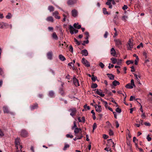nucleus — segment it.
Here are the masks:
<instances>
[{
  "mask_svg": "<svg viewBox=\"0 0 152 152\" xmlns=\"http://www.w3.org/2000/svg\"><path fill=\"white\" fill-rule=\"evenodd\" d=\"M126 46L127 50H132L133 48V40L132 39H129Z\"/></svg>",
  "mask_w": 152,
  "mask_h": 152,
  "instance_id": "nucleus-1",
  "label": "nucleus"
},
{
  "mask_svg": "<svg viewBox=\"0 0 152 152\" xmlns=\"http://www.w3.org/2000/svg\"><path fill=\"white\" fill-rule=\"evenodd\" d=\"M27 132L24 129H22L20 132V135L23 137H26L28 136Z\"/></svg>",
  "mask_w": 152,
  "mask_h": 152,
  "instance_id": "nucleus-2",
  "label": "nucleus"
},
{
  "mask_svg": "<svg viewBox=\"0 0 152 152\" xmlns=\"http://www.w3.org/2000/svg\"><path fill=\"white\" fill-rule=\"evenodd\" d=\"M69 29L70 30V33L72 34H73L74 33H77L78 32V30L74 29L71 25L69 26Z\"/></svg>",
  "mask_w": 152,
  "mask_h": 152,
  "instance_id": "nucleus-3",
  "label": "nucleus"
},
{
  "mask_svg": "<svg viewBox=\"0 0 152 152\" xmlns=\"http://www.w3.org/2000/svg\"><path fill=\"white\" fill-rule=\"evenodd\" d=\"M69 111L70 112V115L73 117L75 115L76 112V110L75 108H71L69 110Z\"/></svg>",
  "mask_w": 152,
  "mask_h": 152,
  "instance_id": "nucleus-4",
  "label": "nucleus"
},
{
  "mask_svg": "<svg viewBox=\"0 0 152 152\" xmlns=\"http://www.w3.org/2000/svg\"><path fill=\"white\" fill-rule=\"evenodd\" d=\"M94 107L96 109V110L98 113H100L102 111V108L101 106L95 105Z\"/></svg>",
  "mask_w": 152,
  "mask_h": 152,
  "instance_id": "nucleus-5",
  "label": "nucleus"
},
{
  "mask_svg": "<svg viewBox=\"0 0 152 152\" xmlns=\"http://www.w3.org/2000/svg\"><path fill=\"white\" fill-rule=\"evenodd\" d=\"M82 62L86 66H90L89 63L85 58H83L82 59Z\"/></svg>",
  "mask_w": 152,
  "mask_h": 152,
  "instance_id": "nucleus-6",
  "label": "nucleus"
},
{
  "mask_svg": "<svg viewBox=\"0 0 152 152\" xmlns=\"http://www.w3.org/2000/svg\"><path fill=\"white\" fill-rule=\"evenodd\" d=\"M20 139L19 138H17L15 140V143L16 148V151L18 150V145H20Z\"/></svg>",
  "mask_w": 152,
  "mask_h": 152,
  "instance_id": "nucleus-7",
  "label": "nucleus"
},
{
  "mask_svg": "<svg viewBox=\"0 0 152 152\" xmlns=\"http://www.w3.org/2000/svg\"><path fill=\"white\" fill-rule=\"evenodd\" d=\"M96 94L102 97H104L105 95L104 94L102 93V90L101 89L99 90L98 89H96Z\"/></svg>",
  "mask_w": 152,
  "mask_h": 152,
  "instance_id": "nucleus-8",
  "label": "nucleus"
},
{
  "mask_svg": "<svg viewBox=\"0 0 152 152\" xmlns=\"http://www.w3.org/2000/svg\"><path fill=\"white\" fill-rule=\"evenodd\" d=\"M47 56L48 59L51 60L52 59L53 53L52 51L48 52L47 54Z\"/></svg>",
  "mask_w": 152,
  "mask_h": 152,
  "instance_id": "nucleus-9",
  "label": "nucleus"
},
{
  "mask_svg": "<svg viewBox=\"0 0 152 152\" xmlns=\"http://www.w3.org/2000/svg\"><path fill=\"white\" fill-rule=\"evenodd\" d=\"M38 107V104L37 103H35L33 105H31L30 106V108L31 110H33L35 109H37Z\"/></svg>",
  "mask_w": 152,
  "mask_h": 152,
  "instance_id": "nucleus-10",
  "label": "nucleus"
},
{
  "mask_svg": "<svg viewBox=\"0 0 152 152\" xmlns=\"http://www.w3.org/2000/svg\"><path fill=\"white\" fill-rule=\"evenodd\" d=\"M77 0H68L67 2L68 5H72L76 3Z\"/></svg>",
  "mask_w": 152,
  "mask_h": 152,
  "instance_id": "nucleus-11",
  "label": "nucleus"
},
{
  "mask_svg": "<svg viewBox=\"0 0 152 152\" xmlns=\"http://www.w3.org/2000/svg\"><path fill=\"white\" fill-rule=\"evenodd\" d=\"M58 12L57 11H55L53 13V15L54 16L55 18L59 19L60 18V17L58 15Z\"/></svg>",
  "mask_w": 152,
  "mask_h": 152,
  "instance_id": "nucleus-12",
  "label": "nucleus"
},
{
  "mask_svg": "<svg viewBox=\"0 0 152 152\" xmlns=\"http://www.w3.org/2000/svg\"><path fill=\"white\" fill-rule=\"evenodd\" d=\"M148 96L147 99L148 101L151 103H152V93L151 92H149Z\"/></svg>",
  "mask_w": 152,
  "mask_h": 152,
  "instance_id": "nucleus-13",
  "label": "nucleus"
},
{
  "mask_svg": "<svg viewBox=\"0 0 152 152\" xmlns=\"http://www.w3.org/2000/svg\"><path fill=\"white\" fill-rule=\"evenodd\" d=\"M72 15L74 17H76L77 16V12L76 10H73L71 12Z\"/></svg>",
  "mask_w": 152,
  "mask_h": 152,
  "instance_id": "nucleus-14",
  "label": "nucleus"
},
{
  "mask_svg": "<svg viewBox=\"0 0 152 152\" xmlns=\"http://www.w3.org/2000/svg\"><path fill=\"white\" fill-rule=\"evenodd\" d=\"M73 81L74 84L76 86H80L78 80L75 77L73 78Z\"/></svg>",
  "mask_w": 152,
  "mask_h": 152,
  "instance_id": "nucleus-15",
  "label": "nucleus"
},
{
  "mask_svg": "<svg viewBox=\"0 0 152 152\" xmlns=\"http://www.w3.org/2000/svg\"><path fill=\"white\" fill-rule=\"evenodd\" d=\"M114 144V143L113 142L112 140L111 139H110L108 140L106 145L107 146H109L110 147L112 144Z\"/></svg>",
  "mask_w": 152,
  "mask_h": 152,
  "instance_id": "nucleus-16",
  "label": "nucleus"
},
{
  "mask_svg": "<svg viewBox=\"0 0 152 152\" xmlns=\"http://www.w3.org/2000/svg\"><path fill=\"white\" fill-rule=\"evenodd\" d=\"M81 54L83 56H86L88 55V53L86 50L84 49L82 50Z\"/></svg>",
  "mask_w": 152,
  "mask_h": 152,
  "instance_id": "nucleus-17",
  "label": "nucleus"
},
{
  "mask_svg": "<svg viewBox=\"0 0 152 152\" xmlns=\"http://www.w3.org/2000/svg\"><path fill=\"white\" fill-rule=\"evenodd\" d=\"M49 96L51 98H53L55 97V93L53 91H50L49 93Z\"/></svg>",
  "mask_w": 152,
  "mask_h": 152,
  "instance_id": "nucleus-18",
  "label": "nucleus"
},
{
  "mask_svg": "<svg viewBox=\"0 0 152 152\" xmlns=\"http://www.w3.org/2000/svg\"><path fill=\"white\" fill-rule=\"evenodd\" d=\"M110 54L113 56H115L116 55V52L113 48H112L111 49Z\"/></svg>",
  "mask_w": 152,
  "mask_h": 152,
  "instance_id": "nucleus-19",
  "label": "nucleus"
},
{
  "mask_svg": "<svg viewBox=\"0 0 152 152\" xmlns=\"http://www.w3.org/2000/svg\"><path fill=\"white\" fill-rule=\"evenodd\" d=\"M115 41L116 45L118 47H119L122 44L121 41L119 39L116 40Z\"/></svg>",
  "mask_w": 152,
  "mask_h": 152,
  "instance_id": "nucleus-20",
  "label": "nucleus"
},
{
  "mask_svg": "<svg viewBox=\"0 0 152 152\" xmlns=\"http://www.w3.org/2000/svg\"><path fill=\"white\" fill-rule=\"evenodd\" d=\"M107 75L111 80H113L114 79L115 76L112 74H107Z\"/></svg>",
  "mask_w": 152,
  "mask_h": 152,
  "instance_id": "nucleus-21",
  "label": "nucleus"
},
{
  "mask_svg": "<svg viewBox=\"0 0 152 152\" xmlns=\"http://www.w3.org/2000/svg\"><path fill=\"white\" fill-rule=\"evenodd\" d=\"M4 112V113H10L9 111L8 107L6 106L3 107Z\"/></svg>",
  "mask_w": 152,
  "mask_h": 152,
  "instance_id": "nucleus-22",
  "label": "nucleus"
},
{
  "mask_svg": "<svg viewBox=\"0 0 152 152\" xmlns=\"http://www.w3.org/2000/svg\"><path fill=\"white\" fill-rule=\"evenodd\" d=\"M46 20L48 21L51 22H53L54 21L53 18L51 16L48 17L46 18Z\"/></svg>",
  "mask_w": 152,
  "mask_h": 152,
  "instance_id": "nucleus-23",
  "label": "nucleus"
},
{
  "mask_svg": "<svg viewBox=\"0 0 152 152\" xmlns=\"http://www.w3.org/2000/svg\"><path fill=\"white\" fill-rule=\"evenodd\" d=\"M81 131V129L80 128H75L74 130V133L75 135L77 134L80 131Z\"/></svg>",
  "mask_w": 152,
  "mask_h": 152,
  "instance_id": "nucleus-24",
  "label": "nucleus"
},
{
  "mask_svg": "<svg viewBox=\"0 0 152 152\" xmlns=\"http://www.w3.org/2000/svg\"><path fill=\"white\" fill-rule=\"evenodd\" d=\"M74 27L77 29H79L81 28V26L78 25V23H75L73 25Z\"/></svg>",
  "mask_w": 152,
  "mask_h": 152,
  "instance_id": "nucleus-25",
  "label": "nucleus"
},
{
  "mask_svg": "<svg viewBox=\"0 0 152 152\" xmlns=\"http://www.w3.org/2000/svg\"><path fill=\"white\" fill-rule=\"evenodd\" d=\"M104 92L106 94H107L108 96H112L113 95V94L110 91H108L107 89H105Z\"/></svg>",
  "mask_w": 152,
  "mask_h": 152,
  "instance_id": "nucleus-26",
  "label": "nucleus"
},
{
  "mask_svg": "<svg viewBox=\"0 0 152 152\" xmlns=\"http://www.w3.org/2000/svg\"><path fill=\"white\" fill-rule=\"evenodd\" d=\"M52 37L53 39L56 40H57L58 39V36L55 32H54L53 33Z\"/></svg>",
  "mask_w": 152,
  "mask_h": 152,
  "instance_id": "nucleus-27",
  "label": "nucleus"
},
{
  "mask_svg": "<svg viewBox=\"0 0 152 152\" xmlns=\"http://www.w3.org/2000/svg\"><path fill=\"white\" fill-rule=\"evenodd\" d=\"M134 86L131 84L130 83L127 84L125 86L127 88L132 89L133 88Z\"/></svg>",
  "mask_w": 152,
  "mask_h": 152,
  "instance_id": "nucleus-28",
  "label": "nucleus"
},
{
  "mask_svg": "<svg viewBox=\"0 0 152 152\" xmlns=\"http://www.w3.org/2000/svg\"><path fill=\"white\" fill-rule=\"evenodd\" d=\"M59 59L62 61H64L66 60L65 57L62 55H59Z\"/></svg>",
  "mask_w": 152,
  "mask_h": 152,
  "instance_id": "nucleus-29",
  "label": "nucleus"
},
{
  "mask_svg": "<svg viewBox=\"0 0 152 152\" xmlns=\"http://www.w3.org/2000/svg\"><path fill=\"white\" fill-rule=\"evenodd\" d=\"M104 15H109L108 12L107 11V9L105 8H103L102 9Z\"/></svg>",
  "mask_w": 152,
  "mask_h": 152,
  "instance_id": "nucleus-30",
  "label": "nucleus"
},
{
  "mask_svg": "<svg viewBox=\"0 0 152 152\" xmlns=\"http://www.w3.org/2000/svg\"><path fill=\"white\" fill-rule=\"evenodd\" d=\"M75 135L78 140L80 139L83 137V134L81 133H80L79 135H78L77 134Z\"/></svg>",
  "mask_w": 152,
  "mask_h": 152,
  "instance_id": "nucleus-31",
  "label": "nucleus"
},
{
  "mask_svg": "<svg viewBox=\"0 0 152 152\" xmlns=\"http://www.w3.org/2000/svg\"><path fill=\"white\" fill-rule=\"evenodd\" d=\"M59 91L60 94L62 96H64L65 95V93L64 92L63 89L62 88H60Z\"/></svg>",
  "mask_w": 152,
  "mask_h": 152,
  "instance_id": "nucleus-32",
  "label": "nucleus"
},
{
  "mask_svg": "<svg viewBox=\"0 0 152 152\" xmlns=\"http://www.w3.org/2000/svg\"><path fill=\"white\" fill-rule=\"evenodd\" d=\"M120 83L119 82L116 80L113 81V85L115 86H116L117 85H119Z\"/></svg>",
  "mask_w": 152,
  "mask_h": 152,
  "instance_id": "nucleus-33",
  "label": "nucleus"
},
{
  "mask_svg": "<svg viewBox=\"0 0 152 152\" xmlns=\"http://www.w3.org/2000/svg\"><path fill=\"white\" fill-rule=\"evenodd\" d=\"M111 60L113 64H115L117 63V60L116 58H112L111 59Z\"/></svg>",
  "mask_w": 152,
  "mask_h": 152,
  "instance_id": "nucleus-34",
  "label": "nucleus"
},
{
  "mask_svg": "<svg viewBox=\"0 0 152 152\" xmlns=\"http://www.w3.org/2000/svg\"><path fill=\"white\" fill-rule=\"evenodd\" d=\"M106 4L107 5H108L109 8L110 9H111L112 8V6L111 4V2H107L106 3Z\"/></svg>",
  "mask_w": 152,
  "mask_h": 152,
  "instance_id": "nucleus-35",
  "label": "nucleus"
},
{
  "mask_svg": "<svg viewBox=\"0 0 152 152\" xmlns=\"http://www.w3.org/2000/svg\"><path fill=\"white\" fill-rule=\"evenodd\" d=\"M143 56L145 57V58H148V53L147 52L144 51L142 53Z\"/></svg>",
  "mask_w": 152,
  "mask_h": 152,
  "instance_id": "nucleus-36",
  "label": "nucleus"
},
{
  "mask_svg": "<svg viewBox=\"0 0 152 152\" xmlns=\"http://www.w3.org/2000/svg\"><path fill=\"white\" fill-rule=\"evenodd\" d=\"M48 9L50 12L53 11L54 10V8L52 6H49Z\"/></svg>",
  "mask_w": 152,
  "mask_h": 152,
  "instance_id": "nucleus-37",
  "label": "nucleus"
},
{
  "mask_svg": "<svg viewBox=\"0 0 152 152\" xmlns=\"http://www.w3.org/2000/svg\"><path fill=\"white\" fill-rule=\"evenodd\" d=\"M127 65H129L130 64H132L134 63V61L132 60H128L126 62Z\"/></svg>",
  "mask_w": 152,
  "mask_h": 152,
  "instance_id": "nucleus-38",
  "label": "nucleus"
},
{
  "mask_svg": "<svg viewBox=\"0 0 152 152\" xmlns=\"http://www.w3.org/2000/svg\"><path fill=\"white\" fill-rule=\"evenodd\" d=\"M75 63V60H73V61L72 62H71V63H69L68 64V65L69 66H72V65L73 66H76L77 65H74V64Z\"/></svg>",
  "mask_w": 152,
  "mask_h": 152,
  "instance_id": "nucleus-39",
  "label": "nucleus"
},
{
  "mask_svg": "<svg viewBox=\"0 0 152 152\" xmlns=\"http://www.w3.org/2000/svg\"><path fill=\"white\" fill-rule=\"evenodd\" d=\"M12 16V14H11V13H9L8 14V15H6V18L7 19H10L11 18Z\"/></svg>",
  "mask_w": 152,
  "mask_h": 152,
  "instance_id": "nucleus-40",
  "label": "nucleus"
},
{
  "mask_svg": "<svg viewBox=\"0 0 152 152\" xmlns=\"http://www.w3.org/2000/svg\"><path fill=\"white\" fill-rule=\"evenodd\" d=\"M139 58L138 57H137V58H136V59L134 60V64L135 65H137L138 64V62L139 61Z\"/></svg>",
  "mask_w": 152,
  "mask_h": 152,
  "instance_id": "nucleus-41",
  "label": "nucleus"
},
{
  "mask_svg": "<svg viewBox=\"0 0 152 152\" xmlns=\"http://www.w3.org/2000/svg\"><path fill=\"white\" fill-rule=\"evenodd\" d=\"M69 145L68 144H66L63 149L64 151H65L67 148H69Z\"/></svg>",
  "mask_w": 152,
  "mask_h": 152,
  "instance_id": "nucleus-42",
  "label": "nucleus"
},
{
  "mask_svg": "<svg viewBox=\"0 0 152 152\" xmlns=\"http://www.w3.org/2000/svg\"><path fill=\"white\" fill-rule=\"evenodd\" d=\"M134 76L136 78V79L137 80V82H138V83L140 84H141L140 82V80L138 79V77L137 75L136 74H134Z\"/></svg>",
  "mask_w": 152,
  "mask_h": 152,
  "instance_id": "nucleus-43",
  "label": "nucleus"
},
{
  "mask_svg": "<svg viewBox=\"0 0 152 152\" xmlns=\"http://www.w3.org/2000/svg\"><path fill=\"white\" fill-rule=\"evenodd\" d=\"M128 18V17L127 16H123L122 17V19L125 22L126 21V19Z\"/></svg>",
  "mask_w": 152,
  "mask_h": 152,
  "instance_id": "nucleus-44",
  "label": "nucleus"
},
{
  "mask_svg": "<svg viewBox=\"0 0 152 152\" xmlns=\"http://www.w3.org/2000/svg\"><path fill=\"white\" fill-rule=\"evenodd\" d=\"M122 60L121 59H118L117 60V64L118 65H120L122 63Z\"/></svg>",
  "mask_w": 152,
  "mask_h": 152,
  "instance_id": "nucleus-45",
  "label": "nucleus"
},
{
  "mask_svg": "<svg viewBox=\"0 0 152 152\" xmlns=\"http://www.w3.org/2000/svg\"><path fill=\"white\" fill-rule=\"evenodd\" d=\"M97 85L96 83H93L92 84L91 86V87L93 88H97Z\"/></svg>",
  "mask_w": 152,
  "mask_h": 152,
  "instance_id": "nucleus-46",
  "label": "nucleus"
},
{
  "mask_svg": "<svg viewBox=\"0 0 152 152\" xmlns=\"http://www.w3.org/2000/svg\"><path fill=\"white\" fill-rule=\"evenodd\" d=\"M4 26H5V23L0 22V28H3Z\"/></svg>",
  "mask_w": 152,
  "mask_h": 152,
  "instance_id": "nucleus-47",
  "label": "nucleus"
},
{
  "mask_svg": "<svg viewBox=\"0 0 152 152\" xmlns=\"http://www.w3.org/2000/svg\"><path fill=\"white\" fill-rule=\"evenodd\" d=\"M97 127V124L96 123H94L93 125V132H94V130L96 129Z\"/></svg>",
  "mask_w": 152,
  "mask_h": 152,
  "instance_id": "nucleus-48",
  "label": "nucleus"
},
{
  "mask_svg": "<svg viewBox=\"0 0 152 152\" xmlns=\"http://www.w3.org/2000/svg\"><path fill=\"white\" fill-rule=\"evenodd\" d=\"M104 150L107 151H110L111 148H110V147L107 146V147L104 148Z\"/></svg>",
  "mask_w": 152,
  "mask_h": 152,
  "instance_id": "nucleus-49",
  "label": "nucleus"
},
{
  "mask_svg": "<svg viewBox=\"0 0 152 152\" xmlns=\"http://www.w3.org/2000/svg\"><path fill=\"white\" fill-rule=\"evenodd\" d=\"M65 14H63V15L64 17V18H66L67 17H68L69 16V14L67 12H65Z\"/></svg>",
  "mask_w": 152,
  "mask_h": 152,
  "instance_id": "nucleus-50",
  "label": "nucleus"
},
{
  "mask_svg": "<svg viewBox=\"0 0 152 152\" xmlns=\"http://www.w3.org/2000/svg\"><path fill=\"white\" fill-rule=\"evenodd\" d=\"M85 35H86V39H88L89 37V33L88 32H86L85 33Z\"/></svg>",
  "mask_w": 152,
  "mask_h": 152,
  "instance_id": "nucleus-51",
  "label": "nucleus"
},
{
  "mask_svg": "<svg viewBox=\"0 0 152 152\" xmlns=\"http://www.w3.org/2000/svg\"><path fill=\"white\" fill-rule=\"evenodd\" d=\"M118 113H120L121 112V109L118 107L115 110Z\"/></svg>",
  "mask_w": 152,
  "mask_h": 152,
  "instance_id": "nucleus-52",
  "label": "nucleus"
},
{
  "mask_svg": "<svg viewBox=\"0 0 152 152\" xmlns=\"http://www.w3.org/2000/svg\"><path fill=\"white\" fill-rule=\"evenodd\" d=\"M74 41L77 45H80V43L75 38H74Z\"/></svg>",
  "mask_w": 152,
  "mask_h": 152,
  "instance_id": "nucleus-53",
  "label": "nucleus"
},
{
  "mask_svg": "<svg viewBox=\"0 0 152 152\" xmlns=\"http://www.w3.org/2000/svg\"><path fill=\"white\" fill-rule=\"evenodd\" d=\"M140 47H143V45L142 43H141L139 45L137 46V48L138 49L140 48Z\"/></svg>",
  "mask_w": 152,
  "mask_h": 152,
  "instance_id": "nucleus-54",
  "label": "nucleus"
},
{
  "mask_svg": "<svg viewBox=\"0 0 152 152\" xmlns=\"http://www.w3.org/2000/svg\"><path fill=\"white\" fill-rule=\"evenodd\" d=\"M109 134L110 136L113 135V132L111 129L109 130Z\"/></svg>",
  "mask_w": 152,
  "mask_h": 152,
  "instance_id": "nucleus-55",
  "label": "nucleus"
},
{
  "mask_svg": "<svg viewBox=\"0 0 152 152\" xmlns=\"http://www.w3.org/2000/svg\"><path fill=\"white\" fill-rule=\"evenodd\" d=\"M4 135V134L3 132L0 129V136L1 137H3Z\"/></svg>",
  "mask_w": 152,
  "mask_h": 152,
  "instance_id": "nucleus-56",
  "label": "nucleus"
},
{
  "mask_svg": "<svg viewBox=\"0 0 152 152\" xmlns=\"http://www.w3.org/2000/svg\"><path fill=\"white\" fill-rule=\"evenodd\" d=\"M66 137H70L71 138H72L73 137V136L72 135H70L69 134H67L66 135Z\"/></svg>",
  "mask_w": 152,
  "mask_h": 152,
  "instance_id": "nucleus-57",
  "label": "nucleus"
},
{
  "mask_svg": "<svg viewBox=\"0 0 152 152\" xmlns=\"http://www.w3.org/2000/svg\"><path fill=\"white\" fill-rule=\"evenodd\" d=\"M108 34V33L107 31H105V33L104 35V37L105 38H107V36Z\"/></svg>",
  "mask_w": 152,
  "mask_h": 152,
  "instance_id": "nucleus-58",
  "label": "nucleus"
},
{
  "mask_svg": "<svg viewBox=\"0 0 152 152\" xmlns=\"http://www.w3.org/2000/svg\"><path fill=\"white\" fill-rule=\"evenodd\" d=\"M86 41H84L83 42V45H84L85 44H88L89 43V41L88 39H86Z\"/></svg>",
  "mask_w": 152,
  "mask_h": 152,
  "instance_id": "nucleus-59",
  "label": "nucleus"
},
{
  "mask_svg": "<svg viewBox=\"0 0 152 152\" xmlns=\"http://www.w3.org/2000/svg\"><path fill=\"white\" fill-rule=\"evenodd\" d=\"M84 107L85 109H86V108L88 110H89L90 109V107L89 106H87V105L86 104L84 106Z\"/></svg>",
  "mask_w": 152,
  "mask_h": 152,
  "instance_id": "nucleus-60",
  "label": "nucleus"
},
{
  "mask_svg": "<svg viewBox=\"0 0 152 152\" xmlns=\"http://www.w3.org/2000/svg\"><path fill=\"white\" fill-rule=\"evenodd\" d=\"M69 51L71 52H73V48L72 45H70L69 47Z\"/></svg>",
  "mask_w": 152,
  "mask_h": 152,
  "instance_id": "nucleus-61",
  "label": "nucleus"
},
{
  "mask_svg": "<svg viewBox=\"0 0 152 152\" xmlns=\"http://www.w3.org/2000/svg\"><path fill=\"white\" fill-rule=\"evenodd\" d=\"M148 141H150L151 140V137H149V135H148L147 137L146 138Z\"/></svg>",
  "mask_w": 152,
  "mask_h": 152,
  "instance_id": "nucleus-62",
  "label": "nucleus"
},
{
  "mask_svg": "<svg viewBox=\"0 0 152 152\" xmlns=\"http://www.w3.org/2000/svg\"><path fill=\"white\" fill-rule=\"evenodd\" d=\"M96 77L94 76V75H93V77L91 78V79L92 81L94 82L96 80Z\"/></svg>",
  "mask_w": 152,
  "mask_h": 152,
  "instance_id": "nucleus-63",
  "label": "nucleus"
},
{
  "mask_svg": "<svg viewBox=\"0 0 152 152\" xmlns=\"http://www.w3.org/2000/svg\"><path fill=\"white\" fill-rule=\"evenodd\" d=\"M127 6L126 5H124V6L122 7V9L124 10H126L127 9Z\"/></svg>",
  "mask_w": 152,
  "mask_h": 152,
  "instance_id": "nucleus-64",
  "label": "nucleus"
}]
</instances>
